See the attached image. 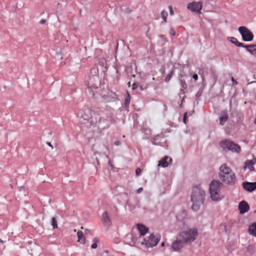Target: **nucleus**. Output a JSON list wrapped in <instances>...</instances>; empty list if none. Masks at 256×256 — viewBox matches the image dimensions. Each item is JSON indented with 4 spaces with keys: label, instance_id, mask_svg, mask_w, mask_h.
I'll use <instances>...</instances> for the list:
<instances>
[{
    "label": "nucleus",
    "instance_id": "nucleus-1",
    "mask_svg": "<svg viewBox=\"0 0 256 256\" xmlns=\"http://www.w3.org/2000/svg\"><path fill=\"white\" fill-rule=\"evenodd\" d=\"M101 110L99 108H91L84 107L80 113V117L92 125L96 126L101 121Z\"/></svg>",
    "mask_w": 256,
    "mask_h": 256
},
{
    "label": "nucleus",
    "instance_id": "nucleus-2",
    "mask_svg": "<svg viewBox=\"0 0 256 256\" xmlns=\"http://www.w3.org/2000/svg\"><path fill=\"white\" fill-rule=\"evenodd\" d=\"M204 196V191L199 186L194 188L191 196V201L192 202V208L194 210L198 211L200 209L203 204Z\"/></svg>",
    "mask_w": 256,
    "mask_h": 256
},
{
    "label": "nucleus",
    "instance_id": "nucleus-3",
    "mask_svg": "<svg viewBox=\"0 0 256 256\" xmlns=\"http://www.w3.org/2000/svg\"><path fill=\"white\" fill-rule=\"evenodd\" d=\"M160 239V236L158 234H152L149 236L142 238V241H134V244L142 249L156 246Z\"/></svg>",
    "mask_w": 256,
    "mask_h": 256
},
{
    "label": "nucleus",
    "instance_id": "nucleus-4",
    "mask_svg": "<svg viewBox=\"0 0 256 256\" xmlns=\"http://www.w3.org/2000/svg\"><path fill=\"white\" fill-rule=\"evenodd\" d=\"M198 234V230L196 228H192L182 231L178 234V236L179 238H181L186 244H188L194 242L196 239Z\"/></svg>",
    "mask_w": 256,
    "mask_h": 256
},
{
    "label": "nucleus",
    "instance_id": "nucleus-5",
    "mask_svg": "<svg viewBox=\"0 0 256 256\" xmlns=\"http://www.w3.org/2000/svg\"><path fill=\"white\" fill-rule=\"evenodd\" d=\"M222 184L218 180H212L209 188V192L210 198L212 200H218L221 199L220 196V188Z\"/></svg>",
    "mask_w": 256,
    "mask_h": 256
},
{
    "label": "nucleus",
    "instance_id": "nucleus-6",
    "mask_svg": "<svg viewBox=\"0 0 256 256\" xmlns=\"http://www.w3.org/2000/svg\"><path fill=\"white\" fill-rule=\"evenodd\" d=\"M220 146L224 149H228L232 152L239 153L240 152V147L232 142L224 140L220 142Z\"/></svg>",
    "mask_w": 256,
    "mask_h": 256
},
{
    "label": "nucleus",
    "instance_id": "nucleus-7",
    "mask_svg": "<svg viewBox=\"0 0 256 256\" xmlns=\"http://www.w3.org/2000/svg\"><path fill=\"white\" fill-rule=\"evenodd\" d=\"M238 31L242 35V40L245 42L252 41L254 38L252 32L246 27L241 26L238 28Z\"/></svg>",
    "mask_w": 256,
    "mask_h": 256
},
{
    "label": "nucleus",
    "instance_id": "nucleus-8",
    "mask_svg": "<svg viewBox=\"0 0 256 256\" xmlns=\"http://www.w3.org/2000/svg\"><path fill=\"white\" fill-rule=\"evenodd\" d=\"M219 178L222 181L226 184H232L235 182V174L234 172H229L226 174L220 175Z\"/></svg>",
    "mask_w": 256,
    "mask_h": 256
},
{
    "label": "nucleus",
    "instance_id": "nucleus-9",
    "mask_svg": "<svg viewBox=\"0 0 256 256\" xmlns=\"http://www.w3.org/2000/svg\"><path fill=\"white\" fill-rule=\"evenodd\" d=\"M202 8V2H195L188 3L187 5V8L188 10L192 12H196L198 14L201 13V10Z\"/></svg>",
    "mask_w": 256,
    "mask_h": 256
},
{
    "label": "nucleus",
    "instance_id": "nucleus-10",
    "mask_svg": "<svg viewBox=\"0 0 256 256\" xmlns=\"http://www.w3.org/2000/svg\"><path fill=\"white\" fill-rule=\"evenodd\" d=\"M136 228L138 230L140 234L138 238H136L134 237L132 238L134 242V241H142L143 238L142 236L145 235L148 232V228L142 224H137Z\"/></svg>",
    "mask_w": 256,
    "mask_h": 256
},
{
    "label": "nucleus",
    "instance_id": "nucleus-11",
    "mask_svg": "<svg viewBox=\"0 0 256 256\" xmlns=\"http://www.w3.org/2000/svg\"><path fill=\"white\" fill-rule=\"evenodd\" d=\"M185 244H186L185 242H183L181 238H179V236L178 235L176 240L172 242V247L174 250L178 251L183 248Z\"/></svg>",
    "mask_w": 256,
    "mask_h": 256
},
{
    "label": "nucleus",
    "instance_id": "nucleus-12",
    "mask_svg": "<svg viewBox=\"0 0 256 256\" xmlns=\"http://www.w3.org/2000/svg\"><path fill=\"white\" fill-rule=\"evenodd\" d=\"M238 209L240 210V214H243L248 211L250 206L246 202L243 200L240 202L238 204Z\"/></svg>",
    "mask_w": 256,
    "mask_h": 256
},
{
    "label": "nucleus",
    "instance_id": "nucleus-13",
    "mask_svg": "<svg viewBox=\"0 0 256 256\" xmlns=\"http://www.w3.org/2000/svg\"><path fill=\"white\" fill-rule=\"evenodd\" d=\"M242 186L248 192H252L256 189V182H244L242 183Z\"/></svg>",
    "mask_w": 256,
    "mask_h": 256
},
{
    "label": "nucleus",
    "instance_id": "nucleus-14",
    "mask_svg": "<svg viewBox=\"0 0 256 256\" xmlns=\"http://www.w3.org/2000/svg\"><path fill=\"white\" fill-rule=\"evenodd\" d=\"M172 162V159L170 158L168 156H165L158 162V166H160L163 168H166L168 166L169 164Z\"/></svg>",
    "mask_w": 256,
    "mask_h": 256
},
{
    "label": "nucleus",
    "instance_id": "nucleus-15",
    "mask_svg": "<svg viewBox=\"0 0 256 256\" xmlns=\"http://www.w3.org/2000/svg\"><path fill=\"white\" fill-rule=\"evenodd\" d=\"M102 222L106 226H109L111 224V221L107 212H104L102 216Z\"/></svg>",
    "mask_w": 256,
    "mask_h": 256
},
{
    "label": "nucleus",
    "instance_id": "nucleus-16",
    "mask_svg": "<svg viewBox=\"0 0 256 256\" xmlns=\"http://www.w3.org/2000/svg\"><path fill=\"white\" fill-rule=\"evenodd\" d=\"M229 172H234L230 167L228 166L226 164H222L220 167V172L218 175H224Z\"/></svg>",
    "mask_w": 256,
    "mask_h": 256
},
{
    "label": "nucleus",
    "instance_id": "nucleus-17",
    "mask_svg": "<svg viewBox=\"0 0 256 256\" xmlns=\"http://www.w3.org/2000/svg\"><path fill=\"white\" fill-rule=\"evenodd\" d=\"M228 116L226 111H223L220 113V124L221 125H224L226 122L228 120Z\"/></svg>",
    "mask_w": 256,
    "mask_h": 256
},
{
    "label": "nucleus",
    "instance_id": "nucleus-18",
    "mask_svg": "<svg viewBox=\"0 0 256 256\" xmlns=\"http://www.w3.org/2000/svg\"><path fill=\"white\" fill-rule=\"evenodd\" d=\"M256 164V160H247L244 163V168H248L251 171L254 170V165Z\"/></svg>",
    "mask_w": 256,
    "mask_h": 256
},
{
    "label": "nucleus",
    "instance_id": "nucleus-19",
    "mask_svg": "<svg viewBox=\"0 0 256 256\" xmlns=\"http://www.w3.org/2000/svg\"><path fill=\"white\" fill-rule=\"evenodd\" d=\"M244 48L251 54L256 56V45H247Z\"/></svg>",
    "mask_w": 256,
    "mask_h": 256
},
{
    "label": "nucleus",
    "instance_id": "nucleus-20",
    "mask_svg": "<svg viewBox=\"0 0 256 256\" xmlns=\"http://www.w3.org/2000/svg\"><path fill=\"white\" fill-rule=\"evenodd\" d=\"M248 232L250 234L256 236V222L252 223L249 226Z\"/></svg>",
    "mask_w": 256,
    "mask_h": 256
},
{
    "label": "nucleus",
    "instance_id": "nucleus-21",
    "mask_svg": "<svg viewBox=\"0 0 256 256\" xmlns=\"http://www.w3.org/2000/svg\"><path fill=\"white\" fill-rule=\"evenodd\" d=\"M78 242L81 244H84L86 242V238L83 232L81 231H78L77 232Z\"/></svg>",
    "mask_w": 256,
    "mask_h": 256
},
{
    "label": "nucleus",
    "instance_id": "nucleus-22",
    "mask_svg": "<svg viewBox=\"0 0 256 256\" xmlns=\"http://www.w3.org/2000/svg\"><path fill=\"white\" fill-rule=\"evenodd\" d=\"M228 39L230 40L232 43L234 44L236 46H238L244 47L245 46L242 43L239 42L236 38L230 37Z\"/></svg>",
    "mask_w": 256,
    "mask_h": 256
},
{
    "label": "nucleus",
    "instance_id": "nucleus-23",
    "mask_svg": "<svg viewBox=\"0 0 256 256\" xmlns=\"http://www.w3.org/2000/svg\"><path fill=\"white\" fill-rule=\"evenodd\" d=\"M161 16L162 18L163 19L164 21V22H166L167 20V16H168V13L165 10H162L161 12Z\"/></svg>",
    "mask_w": 256,
    "mask_h": 256
},
{
    "label": "nucleus",
    "instance_id": "nucleus-24",
    "mask_svg": "<svg viewBox=\"0 0 256 256\" xmlns=\"http://www.w3.org/2000/svg\"><path fill=\"white\" fill-rule=\"evenodd\" d=\"M52 226L53 228L55 229L58 228V224L56 220L54 218H52Z\"/></svg>",
    "mask_w": 256,
    "mask_h": 256
},
{
    "label": "nucleus",
    "instance_id": "nucleus-25",
    "mask_svg": "<svg viewBox=\"0 0 256 256\" xmlns=\"http://www.w3.org/2000/svg\"><path fill=\"white\" fill-rule=\"evenodd\" d=\"M172 72H171L170 74H168L166 78H165V82H168L170 80L172 76Z\"/></svg>",
    "mask_w": 256,
    "mask_h": 256
},
{
    "label": "nucleus",
    "instance_id": "nucleus-26",
    "mask_svg": "<svg viewBox=\"0 0 256 256\" xmlns=\"http://www.w3.org/2000/svg\"><path fill=\"white\" fill-rule=\"evenodd\" d=\"M130 94L128 92L127 93V97L126 98L125 100V103L126 105H128L130 104Z\"/></svg>",
    "mask_w": 256,
    "mask_h": 256
},
{
    "label": "nucleus",
    "instance_id": "nucleus-27",
    "mask_svg": "<svg viewBox=\"0 0 256 256\" xmlns=\"http://www.w3.org/2000/svg\"><path fill=\"white\" fill-rule=\"evenodd\" d=\"M94 242L93 243L91 246L92 248H97V246H98L97 244H96V242H98V240L96 238H95L94 239Z\"/></svg>",
    "mask_w": 256,
    "mask_h": 256
},
{
    "label": "nucleus",
    "instance_id": "nucleus-28",
    "mask_svg": "<svg viewBox=\"0 0 256 256\" xmlns=\"http://www.w3.org/2000/svg\"><path fill=\"white\" fill-rule=\"evenodd\" d=\"M180 82H181L182 86L184 88H187V84L184 81H183L182 80H180Z\"/></svg>",
    "mask_w": 256,
    "mask_h": 256
},
{
    "label": "nucleus",
    "instance_id": "nucleus-29",
    "mask_svg": "<svg viewBox=\"0 0 256 256\" xmlns=\"http://www.w3.org/2000/svg\"><path fill=\"white\" fill-rule=\"evenodd\" d=\"M169 32H170V34L171 35V36H174L176 34V31L172 28L170 29Z\"/></svg>",
    "mask_w": 256,
    "mask_h": 256
},
{
    "label": "nucleus",
    "instance_id": "nucleus-30",
    "mask_svg": "<svg viewBox=\"0 0 256 256\" xmlns=\"http://www.w3.org/2000/svg\"><path fill=\"white\" fill-rule=\"evenodd\" d=\"M168 8H169V10H170V14L171 16L174 15V11H173V9H172V6H168Z\"/></svg>",
    "mask_w": 256,
    "mask_h": 256
},
{
    "label": "nucleus",
    "instance_id": "nucleus-31",
    "mask_svg": "<svg viewBox=\"0 0 256 256\" xmlns=\"http://www.w3.org/2000/svg\"><path fill=\"white\" fill-rule=\"evenodd\" d=\"M141 169L140 168H137L136 170V176H138L141 173Z\"/></svg>",
    "mask_w": 256,
    "mask_h": 256
},
{
    "label": "nucleus",
    "instance_id": "nucleus-32",
    "mask_svg": "<svg viewBox=\"0 0 256 256\" xmlns=\"http://www.w3.org/2000/svg\"><path fill=\"white\" fill-rule=\"evenodd\" d=\"M138 88V85L136 83H134L132 84V89L133 90H136Z\"/></svg>",
    "mask_w": 256,
    "mask_h": 256
},
{
    "label": "nucleus",
    "instance_id": "nucleus-33",
    "mask_svg": "<svg viewBox=\"0 0 256 256\" xmlns=\"http://www.w3.org/2000/svg\"><path fill=\"white\" fill-rule=\"evenodd\" d=\"M232 81L233 82L234 84L237 85L238 84V82L234 79V78L232 76L231 78Z\"/></svg>",
    "mask_w": 256,
    "mask_h": 256
},
{
    "label": "nucleus",
    "instance_id": "nucleus-34",
    "mask_svg": "<svg viewBox=\"0 0 256 256\" xmlns=\"http://www.w3.org/2000/svg\"><path fill=\"white\" fill-rule=\"evenodd\" d=\"M143 190V188H140L137 190H136V193L137 194H140V192H141Z\"/></svg>",
    "mask_w": 256,
    "mask_h": 256
},
{
    "label": "nucleus",
    "instance_id": "nucleus-35",
    "mask_svg": "<svg viewBox=\"0 0 256 256\" xmlns=\"http://www.w3.org/2000/svg\"><path fill=\"white\" fill-rule=\"evenodd\" d=\"M192 78L195 80H196L198 79V76L196 74H194L192 76Z\"/></svg>",
    "mask_w": 256,
    "mask_h": 256
},
{
    "label": "nucleus",
    "instance_id": "nucleus-36",
    "mask_svg": "<svg viewBox=\"0 0 256 256\" xmlns=\"http://www.w3.org/2000/svg\"><path fill=\"white\" fill-rule=\"evenodd\" d=\"M248 252H253V248L251 246H249L248 248Z\"/></svg>",
    "mask_w": 256,
    "mask_h": 256
},
{
    "label": "nucleus",
    "instance_id": "nucleus-37",
    "mask_svg": "<svg viewBox=\"0 0 256 256\" xmlns=\"http://www.w3.org/2000/svg\"><path fill=\"white\" fill-rule=\"evenodd\" d=\"M46 20L42 19V20H40V23L42 24H44L46 23Z\"/></svg>",
    "mask_w": 256,
    "mask_h": 256
},
{
    "label": "nucleus",
    "instance_id": "nucleus-38",
    "mask_svg": "<svg viewBox=\"0 0 256 256\" xmlns=\"http://www.w3.org/2000/svg\"><path fill=\"white\" fill-rule=\"evenodd\" d=\"M186 114H184V122L186 124Z\"/></svg>",
    "mask_w": 256,
    "mask_h": 256
},
{
    "label": "nucleus",
    "instance_id": "nucleus-39",
    "mask_svg": "<svg viewBox=\"0 0 256 256\" xmlns=\"http://www.w3.org/2000/svg\"><path fill=\"white\" fill-rule=\"evenodd\" d=\"M47 144L50 146L52 149L53 148V146L51 144V143L50 142H47Z\"/></svg>",
    "mask_w": 256,
    "mask_h": 256
},
{
    "label": "nucleus",
    "instance_id": "nucleus-40",
    "mask_svg": "<svg viewBox=\"0 0 256 256\" xmlns=\"http://www.w3.org/2000/svg\"><path fill=\"white\" fill-rule=\"evenodd\" d=\"M120 142L119 141H116L114 142V144L116 146H119L120 144Z\"/></svg>",
    "mask_w": 256,
    "mask_h": 256
},
{
    "label": "nucleus",
    "instance_id": "nucleus-41",
    "mask_svg": "<svg viewBox=\"0 0 256 256\" xmlns=\"http://www.w3.org/2000/svg\"><path fill=\"white\" fill-rule=\"evenodd\" d=\"M140 88L141 90H144V88H142V86H140Z\"/></svg>",
    "mask_w": 256,
    "mask_h": 256
},
{
    "label": "nucleus",
    "instance_id": "nucleus-42",
    "mask_svg": "<svg viewBox=\"0 0 256 256\" xmlns=\"http://www.w3.org/2000/svg\"><path fill=\"white\" fill-rule=\"evenodd\" d=\"M162 246H164V242H162L161 244Z\"/></svg>",
    "mask_w": 256,
    "mask_h": 256
},
{
    "label": "nucleus",
    "instance_id": "nucleus-43",
    "mask_svg": "<svg viewBox=\"0 0 256 256\" xmlns=\"http://www.w3.org/2000/svg\"><path fill=\"white\" fill-rule=\"evenodd\" d=\"M0 242L2 243H4V241L0 239Z\"/></svg>",
    "mask_w": 256,
    "mask_h": 256
},
{
    "label": "nucleus",
    "instance_id": "nucleus-44",
    "mask_svg": "<svg viewBox=\"0 0 256 256\" xmlns=\"http://www.w3.org/2000/svg\"><path fill=\"white\" fill-rule=\"evenodd\" d=\"M252 160H256V157L255 158H254Z\"/></svg>",
    "mask_w": 256,
    "mask_h": 256
},
{
    "label": "nucleus",
    "instance_id": "nucleus-45",
    "mask_svg": "<svg viewBox=\"0 0 256 256\" xmlns=\"http://www.w3.org/2000/svg\"><path fill=\"white\" fill-rule=\"evenodd\" d=\"M128 86H130V82H128Z\"/></svg>",
    "mask_w": 256,
    "mask_h": 256
},
{
    "label": "nucleus",
    "instance_id": "nucleus-46",
    "mask_svg": "<svg viewBox=\"0 0 256 256\" xmlns=\"http://www.w3.org/2000/svg\"><path fill=\"white\" fill-rule=\"evenodd\" d=\"M97 88V86H94V88Z\"/></svg>",
    "mask_w": 256,
    "mask_h": 256
}]
</instances>
